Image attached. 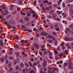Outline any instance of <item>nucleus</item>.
Segmentation results:
<instances>
[{"label":"nucleus","mask_w":73,"mask_h":73,"mask_svg":"<svg viewBox=\"0 0 73 73\" xmlns=\"http://www.w3.org/2000/svg\"><path fill=\"white\" fill-rule=\"evenodd\" d=\"M63 7H65V4L64 3H63L62 4Z\"/></svg>","instance_id":"50"},{"label":"nucleus","mask_w":73,"mask_h":73,"mask_svg":"<svg viewBox=\"0 0 73 73\" xmlns=\"http://www.w3.org/2000/svg\"><path fill=\"white\" fill-rule=\"evenodd\" d=\"M34 46L35 47L36 49H39V45L38 44H35L34 45Z\"/></svg>","instance_id":"3"},{"label":"nucleus","mask_w":73,"mask_h":73,"mask_svg":"<svg viewBox=\"0 0 73 73\" xmlns=\"http://www.w3.org/2000/svg\"><path fill=\"white\" fill-rule=\"evenodd\" d=\"M42 29H43V28L42 27H40L39 28V31H42Z\"/></svg>","instance_id":"52"},{"label":"nucleus","mask_w":73,"mask_h":73,"mask_svg":"<svg viewBox=\"0 0 73 73\" xmlns=\"http://www.w3.org/2000/svg\"><path fill=\"white\" fill-rule=\"evenodd\" d=\"M47 54V52L46 51H44V55H46Z\"/></svg>","instance_id":"60"},{"label":"nucleus","mask_w":73,"mask_h":73,"mask_svg":"<svg viewBox=\"0 0 73 73\" xmlns=\"http://www.w3.org/2000/svg\"><path fill=\"white\" fill-rule=\"evenodd\" d=\"M48 42H49V43H52V40H48Z\"/></svg>","instance_id":"36"},{"label":"nucleus","mask_w":73,"mask_h":73,"mask_svg":"<svg viewBox=\"0 0 73 73\" xmlns=\"http://www.w3.org/2000/svg\"><path fill=\"white\" fill-rule=\"evenodd\" d=\"M69 38L67 37H66L64 39L65 41H69Z\"/></svg>","instance_id":"7"},{"label":"nucleus","mask_w":73,"mask_h":73,"mask_svg":"<svg viewBox=\"0 0 73 73\" xmlns=\"http://www.w3.org/2000/svg\"><path fill=\"white\" fill-rule=\"evenodd\" d=\"M14 46L15 48H19V46L18 44L14 45Z\"/></svg>","instance_id":"25"},{"label":"nucleus","mask_w":73,"mask_h":73,"mask_svg":"<svg viewBox=\"0 0 73 73\" xmlns=\"http://www.w3.org/2000/svg\"><path fill=\"white\" fill-rule=\"evenodd\" d=\"M47 63H44L43 64V66L44 67L46 66V65Z\"/></svg>","instance_id":"49"},{"label":"nucleus","mask_w":73,"mask_h":73,"mask_svg":"<svg viewBox=\"0 0 73 73\" xmlns=\"http://www.w3.org/2000/svg\"><path fill=\"white\" fill-rule=\"evenodd\" d=\"M34 60V59H33V58H31V59H30V60L32 62H33Z\"/></svg>","instance_id":"55"},{"label":"nucleus","mask_w":73,"mask_h":73,"mask_svg":"<svg viewBox=\"0 0 73 73\" xmlns=\"http://www.w3.org/2000/svg\"><path fill=\"white\" fill-rule=\"evenodd\" d=\"M8 66L9 68L11 67V63H9L8 64Z\"/></svg>","instance_id":"38"},{"label":"nucleus","mask_w":73,"mask_h":73,"mask_svg":"<svg viewBox=\"0 0 73 73\" xmlns=\"http://www.w3.org/2000/svg\"><path fill=\"white\" fill-rule=\"evenodd\" d=\"M72 65H73L72 62H70L69 64L68 68L69 69L73 70V66H72Z\"/></svg>","instance_id":"1"},{"label":"nucleus","mask_w":73,"mask_h":73,"mask_svg":"<svg viewBox=\"0 0 73 73\" xmlns=\"http://www.w3.org/2000/svg\"><path fill=\"white\" fill-rule=\"evenodd\" d=\"M29 64L30 65V66H31V67H32V63H31V62L30 61H29Z\"/></svg>","instance_id":"16"},{"label":"nucleus","mask_w":73,"mask_h":73,"mask_svg":"<svg viewBox=\"0 0 73 73\" xmlns=\"http://www.w3.org/2000/svg\"><path fill=\"white\" fill-rule=\"evenodd\" d=\"M11 8L10 9V10L11 11H12L14 10V8L13 7H14V5H12L10 6Z\"/></svg>","instance_id":"4"},{"label":"nucleus","mask_w":73,"mask_h":73,"mask_svg":"<svg viewBox=\"0 0 73 73\" xmlns=\"http://www.w3.org/2000/svg\"><path fill=\"white\" fill-rule=\"evenodd\" d=\"M11 16V15H9L7 17V18H10Z\"/></svg>","instance_id":"62"},{"label":"nucleus","mask_w":73,"mask_h":73,"mask_svg":"<svg viewBox=\"0 0 73 73\" xmlns=\"http://www.w3.org/2000/svg\"><path fill=\"white\" fill-rule=\"evenodd\" d=\"M25 19L26 20H27V21H29V19L28 17H26L25 18Z\"/></svg>","instance_id":"30"},{"label":"nucleus","mask_w":73,"mask_h":73,"mask_svg":"<svg viewBox=\"0 0 73 73\" xmlns=\"http://www.w3.org/2000/svg\"><path fill=\"white\" fill-rule=\"evenodd\" d=\"M42 2L43 3H48V0H45V1H42Z\"/></svg>","instance_id":"20"},{"label":"nucleus","mask_w":73,"mask_h":73,"mask_svg":"<svg viewBox=\"0 0 73 73\" xmlns=\"http://www.w3.org/2000/svg\"><path fill=\"white\" fill-rule=\"evenodd\" d=\"M44 63H47V61L46 60V59H44Z\"/></svg>","instance_id":"48"},{"label":"nucleus","mask_w":73,"mask_h":73,"mask_svg":"<svg viewBox=\"0 0 73 73\" xmlns=\"http://www.w3.org/2000/svg\"><path fill=\"white\" fill-rule=\"evenodd\" d=\"M24 66V65L23 64V63H21L20 64V67L21 68H23Z\"/></svg>","instance_id":"15"},{"label":"nucleus","mask_w":73,"mask_h":73,"mask_svg":"<svg viewBox=\"0 0 73 73\" xmlns=\"http://www.w3.org/2000/svg\"><path fill=\"white\" fill-rule=\"evenodd\" d=\"M54 27H55V28H57V27H58V25L55 24L54 25Z\"/></svg>","instance_id":"33"},{"label":"nucleus","mask_w":73,"mask_h":73,"mask_svg":"<svg viewBox=\"0 0 73 73\" xmlns=\"http://www.w3.org/2000/svg\"><path fill=\"white\" fill-rule=\"evenodd\" d=\"M3 17H4V16H3V15H2L0 16V19H3Z\"/></svg>","instance_id":"51"},{"label":"nucleus","mask_w":73,"mask_h":73,"mask_svg":"<svg viewBox=\"0 0 73 73\" xmlns=\"http://www.w3.org/2000/svg\"><path fill=\"white\" fill-rule=\"evenodd\" d=\"M48 72L49 73H54V71L52 70V71H51L50 70H48Z\"/></svg>","instance_id":"18"},{"label":"nucleus","mask_w":73,"mask_h":73,"mask_svg":"<svg viewBox=\"0 0 73 73\" xmlns=\"http://www.w3.org/2000/svg\"><path fill=\"white\" fill-rule=\"evenodd\" d=\"M35 17V18L36 19H37L38 18V16H37V15H36L35 13H34L33 15V17Z\"/></svg>","instance_id":"5"},{"label":"nucleus","mask_w":73,"mask_h":73,"mask_svg":"<svg viewBox=\"0 0 73 73\" xmlns=\"http://www.w3.org/2000/svg\"><path fill=\"white\" fill-rule=\"evenodd\" d=\"M57 6V4H55L54 5L53 7H56Z\"/></svg>","instance_id":"64"},{"label":"nucleus","mask_w":73,"mask_h":73,"mask_svg":"<svg viewBox=\"0 0 73 73\" xmlns=\"http://www.w3.org/2000/svg\"><path fill=\"white\" fill-rule=\"evenodd\" d=\"M59 57H62V54L61 53H59L58 55Z\"/></svg>","instance_id":"14"},{"label":"nucleus","mask_w":73,"mask_h":73,"mask_svg":"<svg viewBox=\"0 0 73 73\" xmlns=\"http://www.w3.org/2000/svg\"><path fill=\"white\" fill-rule=\"evenodd\" d=\"M15 53L16 54H17V57H18V56H19V52H15Z\"/></svg>","instance_id":"22"},{"label":"nucleus","mask_w":73,"mask_h":73,"mask_svg":"<svg viewBox=\"0 0 73 73\" xmlns=\"http://www.w3.org/2000/svg\"><path fill=\"white\" fill-rule=\"evenodd\" d=\"M36 36L37 38H38V37H40V35L38 33H36Z\"/></svg>","instance_id":"24"},{"label":"nucleus","mask_w":73,"mask_h":73,"mask_svg":"<svg viewBox=\"0 0 73 73\" xmlns=\"http://www.w3.org/2000/svg\"><path fill=\"white\" fill-rule=\"evenodd\" d=\"M69 40H70V41H73V37H71L70 38Z\"/></svg>","instance_id":"42"},{"label":"nucleus","mask_w":73,"mask_h":73,"mask_svg":"<svg viewBox=\"0 0 73 73\" xmlns=\"http://www.w3.org/2000/svg\"><path fill=\"white\" fill-rule=\"evenodd\" d=\"M9 72L11 73H13V68H11L9 69Z\"/></svg>","instance_id":"10"},{"label":"nucleus","mask_w":73,"mask_h":73,"mask_svg":"<svg viewBox=\"0 0 73 73\" xmlns=\"http://www.w3.org/2000/svg\"><path fill=\"white\" fill-rule=\"evenodd\" d=\"M70 3V1H69V0H68L65 1L66 4H68V3Z\"/></svg>","instance_id":"28"},{"label":"nucleus","mask_w":73,"mask_h":73,"mask_svg":"<svg viewBox=\"0 0 73 73\" xmlns=\"http://www.w3.org/2000/svg\"><path fill=\"white\" fill-rule=\"evenodd\" d=\"M19 66H17L16 68V70H18L19 69Z\"/></svg>","instance_id":"54"},{"label":"nucleus","mask_w":73,"mask_h":73,"mask_svg":"<svg viewBox=\"0 0 73 73\" xmlns=\"http://www.w3.org/2000/svg\"><path fill=\"white\" fill-rule=\"evenodd\" d=\"M16 11H14L12 13V15H15L16 13Z\"/></svg>","instance_id":"29"},{"label":"nucleus","mask_w":73,"mask_h":73,"mask_svg":"<svg viewBox=\"0 0 73 73\" xmlns=\"http://www.w3.org/2000/svg\"><path fill=\"white\" fill-rule=\"evenodd\" d=\"M62 15H63V16L64 17H65L66 16V13H62Z\"/></svg>","instance_id":"19"},{"label":"nucleus","mask_w":73,"mask_h":73,"mask_svg":"<svg viewBox=\"0 0 73 73\" xmlns=\"http://www.w3.org/2000/svg\"><path fill=\"white\" fill-rule=\"evenodd\" d=\"M9 60H13V57L12 56H10L9 57Z\"/></svg>","instance_id":"27"},{"label":"nucleus","mask_w":73,"mask_h":73,"mask_svg":"<svg viewBox=\"0 0 73 73\" xmlns=\"http://www.w3.org/2000/svg\"><path fill=\"white\" fill-rule=\"evenodd\" d=\"M62 11H57L56 13H57V14H59V15H60L62 13Z\"/></svg>","instance_id":"11"},{"label":"nucleus","mask_w":73,"mask_h":73,"mask_svg":"<svg viewBox=\"0 0 73 73\" xmlns=\"http://www.w3.org/2000/svg\"><path fill=\"white\" fill-rule=\"evenodd\" d=\"M17 63V60H14L13 62V64L14 65H15Z\"/></svg>","instance_id":"31"},{"label":"nucleus","mask_w":73,"mask_h":73,"mask_svg":"<svg viewBox=\"0 0 73 73\" xmlns=\"http://www.w3.org/2000/svg\"><path fill=\"white\" fill-rule=\"evenodd\" d=\"M38 2L39 3H41V2H42V0H38Z\"/></svg>","instance_id":"56"},{"label":"nucleus","mask_w":73,"mask_h":73,"mask_svg":"<svg viewBox=\"0 0 73 73\" xmlns=\"http://www.w3.org/2000/svg\"><path fill=\"white\" fill-rule=\"evenodd\" d=\"M4 58H1V62H3V61H4Z\"/></svg>","instance_id":"63"},{"label":"nucleus","mask_w":73,"mask_h":73,"mask_svg":"<svg viewBox=\"0 0 73 73\" xmlns=\"http://www.w3.org/2000/svg\"><path fill=\"white\" fill-rule=\"evenodd\" d=\"M28 32H29L30 33H31L32 32V30H31V29H28Z\"/></svg>","instance_id":"35"},{"label":"nucleus","mask_w":73,"mask_h":73,"mask_svg":"<svg viewBox=\"0 0 73 73\" xmlns=\"http://www.w3.org/2000/svg\"><path fill=\"white\" fill-rule=\"evenodd\" d=\"M67 65V63H66V62H65L64 64V67L66 66Z\"/></svg>","instance_id":"39"},{"label":"nucleus","mask_w":73,"mask_h":73,"mask_svg":"<svg viewBox=\"0 0 73 73\" xmlns=\"http://www.w3.org/2000/svg\"><path fill=\"white\" fill-rule=\"evenodd\" d=\"M70 31V29L69 28H67L66 29V31H65L66 33H67V32H69Z\"/></svg>","instance_id":"13"},{"label":"nucleus","mask_w":73,"mask_h":73,"mask_svg":"<svg viewBox=\"0 0 73 73\" xmlns=\"http://www.w3.org/2000/svg\"><path fill=\"white\" fill-rule=\"evenodd\" d=\"M44 48H45V45H42L41 46V48H42V49H44Z\"/></svg>","instance_id":"43"},{"label":"nucleus","mask_w":73,"mask_h":73,"mask_svg":"<svg viewBox=\"0 0 73 73\" xmlns=\"http://www.w3.org/2000/svg\"><path fill=\"white\" fill-rule=\"evenodd\" d=\"M55 29L56 31H60V28L59 27H56L55 28Z\"/></svg>","instance_id":"17"},{"label":"nucleus","mask_w":73,"mask_h":73,"mask_svg":"<svg viewBox=\"0 0 73 73\" xmlns=\"http://www.w3.org/2000/svg\"><path fill=\"white\" fill-rule=\"evenodd\" d=\"M36 3H37V1L35 0L34 2H33V4L34 5H36Z\"/></svg>","instance_id":"12"},{"label":"nucleus","mask_w":73,"mask_h":73,"mask_svg":"<svg viewBox=\"0 0 73 73\" xmlns=\"http://www.w3.org/2000/svg\"><path fill=\"white\" fill-rule=\"evenodd\" d=\"M51 29H54V28L53 27V25H50V27Z\"/></svg>","instance_id":"41"},{"label":"nucleus","mask_w":73,"mask_h":73,"mask_svg":"<svg viewBox=\"0 0 73 73\" xmlns=\"http://www.w3.org/2000/svg\"><path fill=\"white\" fill-rule=\"evenodd\" d=\"M16 38L17 40H19V36H17L16 37Z\"/></svg>","instance_id":"44"},{"label":"nucleus","mask_w":73,"mask_h":73,"mask_svg":"<svg viewBox=\"0 0 73 73\" xmlns=\"http://www.w3.org/2000/svg\"><path fill=\"white\" fill-rule=\"evenodd\" d=\"M42 34L43 35V36H46L48 35V33L47 32H43Z\"/></svg>","instance_id":"8"},{"label":"nucleus","mask_w":73,"mask_h":73,"mask_svg":"<svg viewBox=\"0 0 73 73\" xmlns=\"http://www.w3.org/2000/svg\"><path fill=\"white\" fill-rule=\"evenodd\" d=\"M10 21H11V23H13V22L14 21V19H12Z\"/></svg>","instance_id":"53"},{"label":"nucleus","mask_w":73,"mask_h":73,"mask_svg":"<svg viewBox=\"0 0 73 73\" xmlns=\"http://www.w3.org/2000/svg\"><path fill=\"white\" fill-rule=\"evenodd\" d=\"M52 34L53 35H54V36H56V32H52Z\"/></svg>","instance_id":"37"},{"label":"nucleus","mask_w":73,"mask_h":73,"mask_svg":"<svg viewBox=\"0 0 73 73\" xmlns=\"http://www.w3.org/2000/svg\"><path fill=\"white\" fill-rule=\"evenodd\" d=\"M52 39H53V40H55V39H56V38H55V37H54V36H52Z\"/></svg>","instance_id":"57"},{"label":"nucleus","mask_w":73,"mask_h":73,"mask_svg":"<svg viewBox=\"0 0 73 73\" xmlns=\"http://www.w3.org/2000/svg\"><path fill=\"white\" fill-rule=\"evenodd\" d=\"M47 17L48 18H49V19H52V16L50 15H48Z\"/></svg>","instance_id":"45"},{"label":"nucleus","mask_w":73,"mask_h":73,"mask_svg":"<svg viewBox=\"0 0 73 73\" xmlns=\"http://www.w3.org/2000/svg\"><path fill=\"white\" fill-rule=\"evenodd\" d=\"M45 9L47 10V11H49V8L48 7H46Z\"/></svg>","instance_id":"46"},{"label":"nucleus","mask_w":73,"mask_h":73,"mask_svg":"<svg viewBox=\"0 0 73 73\" xmlns=\"http://www.w3.org/2000/svg\"><path fill=\"white\" fill-rule=\"evenodd\" d=\"M72 27H73V23L71 24L69 26V28H72Z\"/></svg>","instance_id":"34"},{"label":"nucleus","mask_w":73,"mask_h":73,"mask_svg":"<svg viewBox=\"0 0 73 73\" xmlns=\"http://www.w3.org/2000/svg\"><path fill=\"white\" fill-rule=\"evenodd\" d=\"M21 27L22 28H23V29H25V26L24 25H22Z\"/></svg>","instance_id":"47"},{"label":"nucleus","mask_w":73,"mask_h":73,"mask_svg":"<svg viewBox=\"0 0 73 73\" xmlns=\"http://www.w3.org/2000/svg\"><path fill=\"white\" fill-rule=\"evenodd\" d=\"M9 54H13V52H12L10 51L9 52Z\"/></svg>","instance_id":"59"},{"label":"nucleus","mask_w":73,"mask_h":73,"mask_svg":"<svg viewBox=\"0 0 73 73\" xmlns=\"http://www.w3.org/2000/svg\"><path fill=\"white\" fill-rule=\"evenodd\" d=\"M20 21L21 23H22V24H23V23H24V21L23 19H21L20 20Z\"/></svg>","instance_id":"21"},{"label":"nucleus","mask_w":73,"mask_h":73,"mask_svg":"<svg viewBox=\"0 0 73 73\" xmlns=\"http://www.w3.org/2000/svg\"><path fill=\"white\" fill-rule=\"evenodd\" d=\"M25 42V40H21V44H23V43H24Z\"/></svg>","instance_id":"23"},{"label":"nucleus","mask_w":73,"mask_h":73,"mask_svg":"<svg viewBox=\"0 0 73 73\" xmlns=\"http://www.w3.org/2000/svg\"><path fill=\"white\" fill-rule=\"evenodd\" d=\"M0 45L1 46H3V43H1L0 44Z\"/></svg>","instance_id":"61"},{"label":"nucleus","mask_w":73,"mask_h":73,"mask_svg":"<svg viewBox=\"0 0 73 73\" xmlns=\"http://www.w3.org/2000/svg\"><path fill=\"white\" fill-rule=\"evenodd\" d=\"M42 9L43 11L44 12H45V11H46V10H45V8L44 7H42Z\"/></svg>","instance_id":"26"},{"label":"nucleus","mask_w":73,"mask_h":73,"mask_svg":"<svg viewBox=\"0 0 73 73\" xmlns=\"http://www.w3.org/2000/svg\"><path fill=\"white\" fill-rule=\"evenodd\" d=\"M21 14L23 15H25V13H24L23 11H21Z\"/></svg>","instance_id":"40"},{"label":"nucleus","mask_w":73,"mask_h":73,"mask_svg":"<svg viewBox=\"0 0 73 73\" xmlns=\"http://www.w3.org/2000/svg\"><path fill=\"white\" fill-rule=\"evenodd\" d=\"M57 44H58V42L57 40H55L54 42L55 45H57Z\"/></svg>","instance_id":"32"},{"label":"nucleus","mask_w":73,"mask_h":73,"mask_svg":"<svg viewBox=\"0 0 73 73\" xmlns=\"http://www.w3.org/2000/svg\"><path fill=\"white\" fill-rule=\"evenodd\" d=\"M54 53L55 54V56H56V55L58 53V52L57 51V50H54Z\"/></svg>","instance_id":"9"},{"label":"nucleus","mask_w":73,"mask_h":73,"mask_svg":"<svg viewBox=\"0 0 73 73\" xmlns=\"http://www.w3.org/2000/svg\"><path fill=\"white\" fill-rule=\"evenodd\" d=\"M5 13H3V16H6L8 14V13H9V12L7 10H5Z\"/></svg>","instance_id":"2"},{"label":"nucleus","mask_w":73,"mask_h":73,"mask_svg":"<svg viewBox=\"0 0 73 73\" xmlns=\"http://www.w3.org/2000/svg\"><path fill=\"white\" fill-rule=\"evenodd\" d=\"M52 17H53L54 18L53 19L54 20H56V15L55 14H54L53 15H52Z\"/></svg>","instance_id":"6"},{"label":"nucleus","mask_w":73,"mask_h":73,"mask_svg":"<svg viewBox=\"0 0 73 73\" xmlns=\"http://www.w3.org/2000/svg\"><path fill=\"white\" fill-rule=\"evenodd\" d=\"M27 16H29V17H30V16H31V14H30V13H28L27 14Z\"/></svg>","instance_id":"58"}]
</instances>
